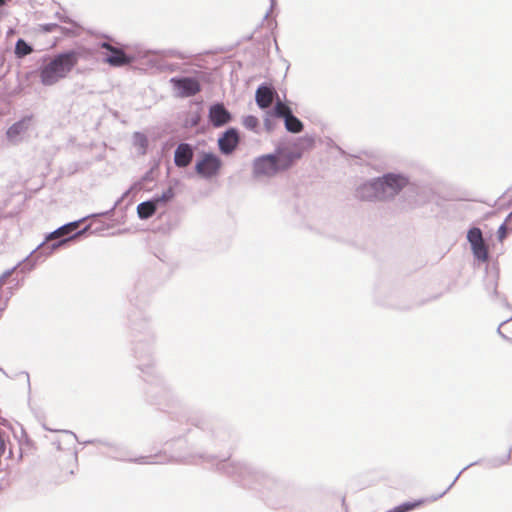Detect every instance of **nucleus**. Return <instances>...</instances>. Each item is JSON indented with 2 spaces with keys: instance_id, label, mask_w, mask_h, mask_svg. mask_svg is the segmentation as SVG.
I'll return each mask as SVG.
<instances>
[{
  "instance_id": "1",
  "label": "nucleus",
  "mask_w": 512,
  "mask_h": 512,
  "mask_svg": "<svg viewBox=\"0 0 512 512\" xmlns=\"http://www.w3.org/2000/svg\"><path fill=\"white\" fill-rule=\"evenodd\" d=\"M79 60L78 53L68 51L47 58L39 68V78L44 86H52L66 78Z\"/></svg>"
},
{
  "instance_id": "2",
  "label": "nucleus",
  "mask_w": 512,
  "mask_h": 512,
  "mask_svg": "<svg viewBox=\"0 0 512 512\" xmlns=\"http://www.w3.org/2000/svg\"><path fill=\"white\" fill-rule=\"evenodd\" d=\"M301 158L300 152L281 151L277 155H264L253 163L255 177H272L280 171L287 170Z\"/></svg>"
},
{
  "instance_id": "3",
  "label": "nucleus",
  "mask_w": 512,
  "mask_h": 512,
  "mask_svg": "<svg viewBox=\"0 0 512 512\" xmlns=\"http://www.w3.org/2000/svg\"><path fill=\"white\" fill-rule=\"evenodd\" d=\"M273 114L278 118L284 119L285 128L289 132L299 133L303 130L302 122L292 114L290 107L282 101H276Z\"/></svg>"
},
{
  "instance_id": "4",
  "label": "nucleus",
  "mask_w": 512,
  "mask_h": 512,
  "mask_svg": "<svg viewBox=\"0 0 512 512\" xmlns=\"http://www.w3.org/2000/svg\"><path fill=\"white\" fill-rule=\"evenodd\" d=\"M102 49H105L104 61L113 67H121L130 64L133 61L132 56H128L125 52L117 47L112 46L107 42L100 44Z\"/></svg>"
},
{
  "instance_id": "5",
  "label": "nucleus",
  "mask_w": 512,
  "mask_h": 512,
  "mask_svg": "<svg viewBox=\"0 0 512 512\" xmlns=\"http://www.w3.org/2000/svg\"><path fill=\"white\" fill-rule=\"evenodd\" d=\"M378 179L382 184L384 200L394 197L408 184L407 179L399 175L388 174Z\"/></svg>"
},
{
  "instance_id": "6",
  "label": "nucleus",
  "mask_w": 512,
  "mask_h": 512,
  "mask_svg": "<svg viewBox=\"0 0 512 512\" xmlns=\"http://www.w3.org/2000/svg\"><path fill=\"white\" fill-rule=\"evenodd\" d=\"M170 81L177 91V96L181 98L194 96L201 91V85L195 78H172Z\"/></svg>"
},
{
  "instance_id": "7",
  "label": "nucleus",
  "mask_w": 512,
  "mask_h": 512,
  "mask_svg": "<svg viewBox=\"0 0 512 512\" xmlns=\"http://www.w3.org/2000/svg\"><path fill=\"white\" fill-rule=\"evenodd\" d=\"M222 162L220 158L214 154H205L196 163V172L206 178L216 175L221 168Z\"/></svg>"
},
{
  "instance_id": "8",
  "label": "nucleus",
  "mask_w": 512,
  "mask_h": 512,
  "mask_svg": "<svg viewBox=\"0 0 512 512\" xmlns=\"http://www.w3.org/2000/svg\"><path fill=\"white\" fill-rule=\"evenodd\" d=\"M467 239L471 244L474 256L480 261L488 259V249L482 237V232L479 228H471L468 231Z\"/></svg>"
},
{
  "instance_id": "9",
  "label": "nucleus",
  "mask_w": 512,
  "mask_h": 512,
  "mask_svg": "<svg viewBox=\"0 0 512 512\" xmlns=\"http://www.w3.org/2000/svg\"><path fill=\"white\" fill-rule=\"evenodd\" d=\"M379 179L366 183L358 189V198L364 201L384 200Z\"/></svg>"
},
{
  "instance_id": "10",
  "label": "nucleus",
  "mask_w": 512,
  "mask_h": 512,
  "mask_svg": "<svg viewBox=\"0 0 512 512\" xmlns=\"http://www.w3.org/2000/svg\"><path fill=\"white\" fill-rule=\"evenodd\" d=\"M277 95L275 89L268 85H260L255 93V100L259 108L267 109L271 106Z\"/></svg>"
},
{
  "instance_id": "11",
  "label": "nucleus",
  "mask_w": 512,
  "mask_h": 512,
  "mask_svg": "<svg viewBox=\"0 0 512 512\" xmlns=\"http://www.w3.org/2000/svg\"><path fill=\"white\" fill-rule=\"evenodd\" d=\"M239 143V135L233 128L227 130L223 136L219 139V149L224 154H230L235 150Z\"/></svg>"
},
{
  "instance_id": "12",
  "label": "nucleus",
  "mask_w": 512,
  "mask_h": 512,
  "mask_svg": "<svg viewBox=\"0 0 512 512\" xmlns=\"http://www.w3.org/2000/svg\"><path fill=\"white\" fill-rule=\"evenodd\" d=\"M209 119L215 127H220L231 120V115L223 104H215L210 107Z\"/></svg>"
},
{
  "instance_id": "13",
  "label": "nucleus",
  "mask_w": 512,
  "mask_h": 512,
  "mask_svg": "<svg viewBox=\"0 0 512 512\" xmlns=\"http://www.w3.org/2000/svg\"><path fill=\"white\" fill-rule=\"evenodd\" d=\"M193 158V151L190 145L182 143L175 150L174 161L178 167H186Z\"/></svg>"
},
{
  "instance_id": "14",
  "label": "nucleus",
  "mask_w": 512,
  "mask_h": 512,
  "mask_svg": "<svg viewBox=\"0 0 512 512\" xmlns=\"http://www.w3.org/2000/svg\"><path fill=\"white\" fill-rule=\"evenodd\" d=\"M32 120V116H27L21 119L20 121L14 123L8 130H7V137L10 140H14L16 137H18L21 133L25 132L29 128V124Z\"/></svg>"
},
{
  "instance_id": "15",
  "label": "nucleus",
  "mask_w": 512,
  "mask_h": 512,
  "mask_svg": "<svg viewBox=\"0 0 512 512\" xmlns=\"http://www.w3.org/2000/svg\"><path fill=\"white\" fill-rule=\"evenodd\" d=\"M429 501L430 500L427 498H421V499H418V500H415L412 502H405V503H402V504L394 507L393 509H391L387 512H410L412 510H415V509L425 505Z\"/></svg>"
},
{
  "instance_id": "16",
  "label": "nucleus",
  "mask_w": 512,
  "mask_h": 512,
  "mask_svg": "<svg viewBox=\"0 0 512 512\" xmlns=\"http://www.w3.org/2000/svg\"><path fill=\"white\" fill-rule=\"evenodd\" d=\"M158 205L154 200L142 202L137 206V213L141 219L150 218L157 209Z\"/></svg>"
},
{
  "instance_id": "17",
  "label": "nucleus",
  "mask_w": 512,
  "mask_h": 512,
  "mask_svg": "<svg viewBox=\"0 0 512 512\" xmlns=\"http://www.w3.org/2000/svg\"><path fill=\"white\" fill-rule=\"evenodd\" d=\"M77 228H78V222H72V223L66 224V225L60 227L59 229H57L56 231L52 232L46 239H47V241H51L53 239H57V238L66 236V235L72 233L73 231H75Z\"/></svg>"
},
{
  "instance_id": "18",
  "label": "nucleus",
  "mask_w": 512,
  "mask_h": 512,
  "mask_svg": "<svg viewBox=\"0 0 512 512\" xmlns=\"http://www.w3.org/2000/svg\"><path fill=\"white\" fill-rule=\"evenodd\" d=\"M33 49L30 45H28L23 39H19L15 45V55L18 58H22L30 53H32Z\"/></svg>"
},
{
  "instance_id": "19",
  "label": "nucleus",
  "mask_w": 512,
  "mask_h": 512,
  "mask_svg": "<svg viewBox=\"0 0 512 512\" xmlns=\"http://www.w3.org/2000/svg\"><path fill=\"white\" fill-rule=\"evenodd\" d=\"M174 196H175V193H174L173 188L169 187L160 196L155 197L153 200L159 206V205L166 204L167 202L171 201L174 198Z\"/></svg>"
},
{
  "instance_id": "20",
  "label": "nucleus",
  "mask_w": 512,
  "mask_h": 512,
  "mask_svg": "<svg viewBox=\"0 0 512 512\" xmlns=\"http://www.w3.org/2000/svg\"><path fill=\"white\" fill-rule=\"evenodd\" d=\"M512 217V214L508 216V218L505 220V222L499 227L498 229V238L500 241H503L505 237L507 236L508 229H509V221Z\"/></svg>"
},
{
  "instance_id": "21",
  "label": "nucleus",
  "mask_w": 512,
  "mask_h": 512,
  "mask_svg": "<svg viewBox=\"0 0 512 512\" xmlns=\"http://www.w3.org/2000/svg\"><path fill=\"white\" fill-rule=\"evenodd\" d=\"M258 124H259L258 118L253 115H249V116L245 117L243 120V125L247 129L253 130L258 126Z\"/></svg>"
},
{
  "instance_id": "22",
  "label": "nucleus",
  "mask_w": 512,
  "mask_h": 512,
  "mask_svg": "<svg viewBox=\"0 0 512 512\" xmlns=\"http://www.w3.org/2000/svg\"><path fill=\"white\" fill-rule=\"evenodd\" d=\"M201 116L198 112H194L189 115V117L185 121L186 127H194L197 126L200 122Z\"/></svg>"
},
{
  "instance_id": "23",
  "label": "nucleus",
  "mask_w": 512,
  "mask_h": 512,
  "mask_svg": "<svg viewBox=\"0 0 512 512\" xmlns=\"http://www.w3.org/2000/svg\"><path fill=\"white\" fill-rule=\"evenodd\" d=\"M74 237H75V236H73V237H71V238L63 239V240L59 241L58 243L53 244V246H52V247H53V249L58 248V247H60V246H62V245H64V244H66L67 242H69L70 240H72Z\"/></svg>"
},
{
  "instance_id": "24",
  "label": "nucleus",
  "mask_w": 512,
  "mask_h": 512,
  "mask_svg": "<svg viewBox=\"0 0 512 512\" xmlns=\"http://www.w3.org/2000/svg\"><path fill=\"white\" fill-rule=\"evenodd\" d=\"M10 0H0V7L5 5L7 2H9Z\"/></svg>"
}]
</instances>
